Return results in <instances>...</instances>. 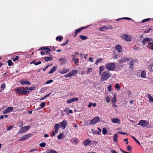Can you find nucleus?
<instances>
[{"instance_id": "obj_1", "label": "nucleus", "mask_w": 153, "mask_h": 153, "mask_svg": "<svg viewBox=\"0 0 153 153\" xmlns=\"http://www.w3.org/2000/svg\"><path fill=\"white\" fill-rule=\"evenodd\" d=\"M111 76V74L108 71L103 72L101 74V79L105 81L109 79Z\"/></svg>"}, {"instance_id": "obj_2", "label": "nucleus", "mask_w": 153, "mask_h": 153, "mask_svg": "<svg viewBox=\"0 0 153 153\" xmlns=\"http://www.w3.org/2000/svg\"><path fill=\"white\" fill-rule=\"evenodd\" d=\"M16 91L17 92L18 94L20 93L22 94H23L27 95V94L29 93V91H26L25 87H22L20 88L19 87H17L16 88Z\"/></svg>"}, {"instance_id": "obj_3", "label": "nucleus", "mask_w": 153, "mask_h": 153, "mask_svg": "<svg viewBox=\"0 0 153 153\" xmlns=\"http://www.w3.org/2000/svg\"><path fill=\"white\" fill-rule=\"evenodd\" d=\"M106 68L108 70L111 71H113L116 68V65L114 63H110L107 64L105 65Z\"/></svg>"}, {"instance_id": "obj_4", "label": "nucleus", "mask_w": 153, "mask_h": 153, "mask_svg": "<svg viewBox=\"0 0 153 153\" xmlns=\"http://www.w3.org/2000/svg\"><path fill=\"white\" fill-rule=\"evenodd\" d=\"M137 125L141 126L142 127H145L149 125V123L147 121L141 120L139 121Z\"/></svg>"}, {"instance_id": "obj_5", "label": "nucleus", "mask_w": 153, "mask_h": 153, "mask_svg": "<svg viewBox=\"0 0 153 153\" xmlns=\"http://www.w3.org/2000/svg\"><path fill=\"white\" fill-rule=\"evenodd\" d=\"M120 37L126 41L130 42L131 40V36L127 34H123Z\"/></svg>"}, {"instance_id": "obj_6", "label": "nucleus", "mask_w": 153, "mask_h": 153, "mask_svg": "<svg viewBox=\"0 0 153 153\" xmlns=\"http://www.w3.org/2000/svg\"><path fill=\"white\" fill-rule=\"evenodd\" d=\"M153 41V39L150 38H146L143 39L142 41V44L143 45L146 46L148 45L149 42Z\"/></svg>"}, {"instance_id": "obj_7", "label": "nucleus", "mask_w": 153, "mask_h": 153, "mask_svg": "<svg viewBox=\"0 0 153 153\" xmlns=\"http://www.w3.org/2000/svg\"><path fill=\"white\" fill-rule=\"evenodd\" d=\"M100 118L99 117H96L91 120L90 123L91 125H94L100 121Z\"/></svg>"}, {"instance_id": "obj_8", "label": "nucleus", "mask_w": 153, "mask_h": 153, "mask_svg": "<svg viewBox=\"0 0 153 153\" xmlns=\"http://www.w3.org/2000/svg\"><path fill=\"white\" fill-rule=\"evenodd\" d=\"M31 136L32 134H30L25 135L22 137L20 138L19 139V141H23L27 140Z\"/></svg>"}, {"instance_id": "obj_9", "label": "nucleus", "mask_w": 153, "mask_h": 153, "mask_svg": "<svg viewBox=\"0 0 153 153\" xmlns=\"http://www.w3.org/2000/svg\"><path fill=\"white\" fill-rule=\"evenodd\" d=\"M30 128V126H27L21 128L19 131V133H22L27 131Z\"/></svg>"}, {"instance_id": "obj_10", "label": "nucleus", "mask_w": 153, "mask_h": 153, "mask_svg": "<svg viewBox=\"0 0 153 153\" xmlns=\"http://www.w3.org/2000/svg\"><path fill=\"white\" fill-rule=\"evenodd\" d=\"M130 59L131 58H127L126 57H124L120 60H119V62L120 64H122L127 62H129Z\"/></svg>"}, {"instance_id": "obj_11", "label": "nucleus", "mask_w": 153, "mask_h": 153, "mask_svg": "<svg viewBox=\"0 0 153 153\" xmlns=\"http://www.w3.org/2000/svg\"><path fill=\"white\" fill-rule=\"evenodd\" d=\"M89 26H88L86 27H82L79 28V29H76L75 31V34L74 36V37H75L77 35V34L79 33L83 29L86 28L87 27H88Z\"/></svg>"}, {"instance_id": "obj_12", "label": "nucleus", "mask_w": 153, "mask_h": 153, "mask_svg": "<svg viewBox=\"0 0 153 153\" xmlns=\"http://www.w3.org/2000/svg\"><path fill=\"white\" fill-rule=\"evenodd\" d=\"M67 124V122L66 120H64L60 123L61 127L64 129L66 127Z\"/></svg>"}, {"instance_id": "obj_13", "label": "nucleus", "mask_w": 153, "mask_h": 153, "mask_svg": "<svg viewBox=\"0 0 153 153\" xmlns=\"http://www.w3.org/2000/svg\"><path fill=\"white\" fill-rule=\"evenodd\" d=\"M137 61L136 59L132 60L129 62V65L130 68L132 69L133 68V66L134 63H136Z\"/></svg>"}, {"instance_id": "obj_14", "label": "nucleus", "mask_w": 153, "mask_h": 153, "mask_svg": "<svg viewBox=\"0 0 153 153\" xmlns=\"http://www.w3.org/2000/svg\"><path fill=\"white\" fill-rule=\"evenodd\" d=\"M111 122L114 123L119 124L120 123V120L117 118H112L111 120Z\"/></svg>"}, {"instance_id": "obj_15", "label": "nucleus", "mask_w": 153, "mask_h": 153, "mask_svg": "<svg viewBox=\"0 0 153 153\" xmlns=\"http://www.w3.org/2000/svg\"><path fill=\"white\" fill-rule=\"evenodd\" d=\"M79 100V99L78 98H73L68 100L67 101V102L68 103H70L75 101H78Z\"/></svg>"}, {"instance_id": "obj_16", "label": "nucleus", "mask_w": 153, "mask_h": 153, "mask_svg": "<svg viewBox=\"0 0 153 153\" xmlns=\"http://www.w3.org/2000/svg\"><path fill=\"white\" fill-rule=\"evenodd\" d=\"M115 49L119 53H120L122 51L121 47L119 45H117L115 46Z\"/></svg>"}, {"instance_id": "obj_17", "label": "nucleus", "mask_w": 153, "mask_h": 153, "mask_svg": "<svg viewBox=\"0 0 153 153\" xmlns=\"http://www.w3.org/2000/svg\"><path fill=\"white\" fill-rule=\"evenodd\" d=\"M84 145L85 146L88 145L91 146V141L89 140V139H87L84 141Z\"/></svg>"}, {"instance_id": "obj_18", "label": "nucleus", "mask_w": 153, "mask_h": 153, "mask_svg": "<svg viewBox=\"0 0 153 153\" xmlns=\"http://www.w3.org/2000/svg\"><path fill=\"white\" fill-rule=\"evenodd\" d=\"M77 71L76 70H72L68 73L70 77L74 76L75 74L77 73Z\"/></svg>"}, {"instance_id": "obj_19", "label": "nucleus", "mask_w": 153, "mask_h": 153, "mask_svg": "<svg viewBox=\"0 0 153 153\" xmlns=\"http://www.w3.org/2000/svg\"><path fill=\"white\" fill-rule=\"evenodd\" d=\"M20 83L22 85H24L25 84H27L28 85H30L31 83L30 82L28 81H26L24 80L20 81Z\"/></svg>"}, {"instance_id": "obj_20", "label": "nucleus", "mask_w": 153, "mask_h": 153, "mask_svg": "<svg viewBox=\"0 0 153 153\" xmlns=\"http://www.w3.org/2000/svg\"><path fill=\"white\" fill-rule=\"evenodd\" d=\"M59 60L60 61V64L61 65L65 64L66 62V60L65 58L60 59Z\"/></svg>"}, {"instance_id": "obj_21", "label": "nucleus", "mask_w": 153, "mask_h": 153, "mask_svg": "<svg viewBox=\"0 0 153 153\" xmlns=\"http://www.w3.org/2000/svg\"><path fill=\"white\" fill-rule=\"evenodd\" d=\"M69 69H66V68H64L62 70H60L59 71V72L61 74H64L68 72L69 71Z\"/></svg>"}, {"instance_id": "obj_22", "label": "nucleus", "mask_w": 153, "mask_h": 153, "mask_svg": "<svg viewBox=\"0 0 153 153\" xmlns=\"http://www.w3.org/2000/svg\"><path fill=\"white\" fill-rule=\"evenodd\" d=\"M57 68V67L56 66H55L53 67L52 68L50 71L49 72V74H51L53 73L56 70Z\"/></svg>"}, {"instance_id": "obj_23", "label": "nucleus", "mask_w": 153, "mask_h": 153, "mask_svg": "<svg viewBox=\"0 0 153 153\" xmlns=\"http://www.w3.org/2000/svg\"><path fill=\"white\" fill-rule=\"evenodd\" d=\"M64 111L67 114L72 113V111L71 110H69L68 108H66L64 110Z\"/></svg>"}, {"instance_id": "obj_24", "label": "nucleus", "mask_w": 153, "mask_h": 153, "mask_svg": "<svg viewBox=\"0 0 153 153\" xmlns=\"http://www.w3.org/2000/svg\"><path fill=\"white\" fill-rule=\"evenodd\" d=\"M46 153H57L55 150L51 149H48L46 152Z\"/></svg>"}, {"instance_id": "obj_25", "label": "nucleus", "mask_w": 153, "mask_h": 153, "mask_svg": "<svg viewBox=\"0 0 153 153\" xmlns=\"http://www.w3.org/2000/svg\"><path fill=\"white\" fill-rule=\"evenodd\" d=\"M13 107L12 106H10L8 107V108H7L6 109V110L7 111V112L9 113L10 112H11L13 109Z\"/></svg>"}, {"instance_id": "obj_26", "label": "nucleus", "mask_w": 153, "mask_h": 153, "mask_svg": "<svg viewBox=\"0 0 153 153\" xmlns=\"http://www.w3.org/2000/svg\"><path fill=\"white\" fill-rule=\"evenodd\" d=\"M33 64L36 65H38L41 63V61H39L38 62H36L35 60H33L30 63V64Z\"/></svg>"}, {"instance_id": "obj_27", "label": "nucleus", "mask_w": 153, "mask_h": 153, "mask_svg": "<svg viewBox=\"0 0 153 153\" xmlns=\"http://www.w3.org/2000/svg\"><path fill=\"white\" fill-rule=\"evenodd\" d=\"M44 59L45 61H48L52 60L53 59V58L51 57H44Z\"/></svg>"}, {"instance_id": "obj_28", "label": "nucleus", "mask_w": 153, "mask_h": 153, "mask_svg": "<svg viewBox=\"0 0 153 153\" xmlns=\"http://www.w3.org/2000/svg\"><path fill=\"white\" fill-rule=\"evenodd\" d=\"M107 29V28L106 26L100 27L99 28V30L100 31H105Z\"/></svg>"}, {"instance_id": "obj_29", "label": "nucleus", "mask_w": 153, "mask_h": 153, "mask_svg": "<svg viewBox=\"0 0 153 153\" xmlns=\"http://www.w3.org/2000/svg\"><path fill=\"white\" fill-rule=\"evenodd\" d=\"M45 103L44 102H42L40 104V108H38L37 109V110H39L40 108H42L45 106Z\"/></svg>"}, {"instance_id": "obj_30", "label": "nucleus", "mask_w": 153, "mask_h": 153, "mask_svg": "<svg viewBox=\"0 0 153 153\" xmlns=\"http://www.w3.org/2000/svg\"><path fill=\"white\" fill-rule=\"evenodd\" d=\"M100 74V75L101 72L105 70L104 67L102 66H100L99 67Z\"/></svg>"}, {"instance_id": "obj_31", "label": "nucleus", "mask_w": 153, "mask_h": 153, "mask_svg": "<svg viewBox=\"0 0 153 153\" xmlns=\"http://www.w3.org/2000/svg\"><path fill=\"white\" fill-rule=\"evenodd\" d=\"M71 142L77 144L79 142V141L76 139L72 138L71 140Z\"/></svg>"}, {"instance_id": "obj_32", "label": "nucleus", "mask_w": 153, "mask_h": 153, "mask_svg": "<svg viewBox=\"0 0 153 153\" xmlns=\"http://www.w3.org/2000/svg\"><path fill=\"white\" fill-rule=\"evenodd\" d=\"M118 137V135L117 134H114V141L116 142H117V139Z\"/></svg>"}, {"instance_id": "obj_33", "label": "nucleus", "mask_w": 153, "mask_h": 153, "mask_svg": "<svg viewBox=\"0 0 153 153\" xmlns=\"http://www.w3.org/2000/svg\"><path fill=\"white\" fill-rule=\"evenodd\" d=\"M148 97L149 100V102H153V97L150 94H148Z\"/></svg>"}, {"instance_id": "obj_34", "label": "nucleus", "mask_w": 153, "mask_h": 153, "mask_svg": "<svg viewBox=\"0 0 153 153\" xmlns=\"http://www.w3.org/2000/svg\"><path fill=\"white\" fill-rule=\"evenodd\" d=\"M103 59L100 58L98 59L95 62V64L96 65H98L100 62H101L103 61Z\"/></svg>"}, {"instance_id": "obj_35", "label": "nucleus", "mask_w": 153, "mask_h": 153, "mask_svg": "<svg viewBox=\"0 0 153 153\" xmlns=\"http://www.w3.org/2000/svg\"><path fill=\"white\" fill-rule=\"evenodd\" d=\"M63 137V134L62 133L60 134L58 136L57 138L59 140H61Z\"/></svg>"}, {"instance_id": "obj_36", "label": "nucleus", "mask_w": 153, "mask_h": 153, "mask_svg": "<svg viewBox=\"0 0 153 153\" xmlns=\"http://www.w3.org/2000/svg\"><path fill=\"white\" fill-rule=\"evenodd\" d=\"M141 76L143 78H145L146 76V73L144 71H143L141 74Z\"/></svg>"}, {"instance_id": "obj_37", "label": "nucleus", "mask_w": 153, "mask_h": 153, "mask_svg": "<svg viewBox=\"0 0 153 153\" xmlns=\"http://www.w3.org/2000/svg\"><path fill=\"white\" fill-rule=\"evenodd\" d=\"M123 19H126L127 20H132V19H131L130 18H129L124 17V18H122L119 19H117V21H119L120 20Z\"/></svg>"}, {"instance_id": "obj_38", "label": "nucleus", "mask_w": 153, "mask_h": 153, "mask_svg": "<svg viewBox=\"0 0 153 153\" xmlns=\"http://www.w3.org/2000/svg\"><path fill=\"white\" fill-rule=\"evenodd\" d=\"M79 37L83 40H85L87 39V36L83 35H80Z\"/></svg>"}, {"instance_id": "obj_39", "label": "nucleus", "mask_w": 153, "mask_h": 153, "mask_svg": "<svg viewBox=\"0 0 153 153\" xmlns=\"http://www.w3.org/2000/svg\"><path fill=\"white\" fill-rule=\"evenodd\" d=\"M102 134H105L107 133V130L105 128H104L102 129Z\"/></svg>"}, {"instance_id": "obj_40", "label": "nucleus", "mask_w": 153, "mask_h": 153, "mask_svg": "<svg viewBox=\"0 0 153 153\" xmlns=\"http://www.w3.org/2000/svg\"><path fill=\"white\" fill-rule=\"evenodd\" d=\"M112 102H113V103H114L117 101L116 100V97L115 96V94L114 95V98L112 99L111 100Z\"/></svg>"}, {"instance_id": "obj_41", "label": "nucleus", "mask_w": 153, "mask_h": 153, "mask_svg": "<svg viewBox=\"0 0 153 153\" xmlns=\"http://www.w3.org/2000/svg\"><path fill=\"white\" fill-rule=\"evenodd\" d=\"M63 39V37L60 36H58L56 38V40H59V41H61Z\"/></svg>"}, {"instance_id": "obj_42", "label": "nucleus", "mask_w": 153, "mask_h": 153, "mask_svg": "<svg viewBox=\"0 0 153 153\" xmlns=\"http://www.w3.org/2000/svg\"><path fill=\"white\" fill-rule=\"evenodd\" d=\"M132 137L134 139V140L139 145H140V142L135 138L134 136H132Z\"/></svg>"}, {"instance_id": "obj_43", "label": "nucleus", "mask_w": 153, "mask_h": 153, "mask_svg": "<svg viewBox=\"0 0 153 153\" xmlns=\"http://www.w3.org/2000/svg\"><path fill=\"white\" fill-rule=\"evenodd\" d=\"M153 41L149 42L148 43V45H146V47H147L149 48V45L152 46L153 45Z\"/></svg>"}, {"instance_id": "obj_44", "label": "nucleus", "mask_w": 153, "mask_h": 153, "mask_svg": "<svg viewBox=\"0 0 153 153\" xmlns=\"http://www.w3.org/2000/svg\"><path fill=\"white\" fill-rule=\"evenodd\" d=\"M8 65L9 66H11L13 65V63L11 60H9L7 61Z\"/></svg>"}, {"instance_id": "obj_45", "label": "nucleus", "mask_w": 153, "mask_h": 153, "mask_svg": "<svg viewBox=\"0 0 153 153\" xmlns=\"http://www.w3.org/2000/svg\"><path fill=\"white\" fill-rule=\"evenodd\" d=\"M1 88L2 90H4L5 88V84L4 83H2L1 86Z\"/></svg>"}, {"instance_id": "obj_46", "label": "nucleus", "mask_w": 153, "mask_h": 153, "mask_svg": "<svg viewBox=\"0 0 153 153\" xmlns=\"http://www.w3.org/2000/svg\"><path fill=\"white\" fill-rule=\"evenodd\" d=\"M127 150L128 151L131 152L132 151V148L130 146H128L127 147Z\"/></svg>"}, {"instance_id": "obj_47", "label": "nucleus", "mask_w": 153, "mask_h": 153, "mask_svg": "<svg viewBox=\"0 0 153 153\" xmlns=\"http://www.w3.org/2000/svg\"><path fill=\"white\" fill-rule=\"evenodd\" d=\"M72 60L73 61V62H74L75 63H77L78 62V60L79 59L78 58H77L76 59H72Z\"/></svg>"}, {"instance_id": "obj_48", "label": "nucleus", "mask_w": 153, "mask_h": 153, "mask_svg": "<svg viewBox=\"0 0 153 153\" xmlns=\"http://www.w3.org/2000/svg\"><path fill=\"white\" fill-rule=\"evenodd\" d=\"M59 127V125L58 124H56L54 126L55 129H58Z\"/></svg>"}, {"instance_id": "obj_49", "label": "nucleus", "mask_w": 153, "mask_h": 153, "mask_svg": "<svg viewBox=\"0 0 153 153\" xmlns=\"http://www.w3.org/2000/svg\"><path fill=\"white\" fill-rule=\"evenodd\" d=\"M149 20H150L149 18L145 19H144L143 20H142L141 21V22L144 23L145 22H146L149 21Z\"/></svg>"}, {"instance_id": "obj_50", "label": "nucleus", "mask_w": 153, "mask_h": 153, "mask_svg": "<svg viewBox=\"0 0 153 153\" xmlns=\"http://www.w3.org/2000/svg\"><path fill=\"white\" fill-rule=\"evenodd\" d=\"M45 143H40L39 146L42 147H44L45 146Z\"/></svg>"}, {"instance_id": "obj_51", "label": "nucleus", "mask_w": 153, "mask_h": 153, "mask_svg": "<svg viewBox=\"0 0 153 153\" xmlns=\"http://www.w3.org/2000/svg\"><path fill=\"white\" fill-rule=\"evenodd\" d=\"M53 80H52V79H50L49 80H48V81H47L46 82H45V84H50V83H52V82H53Z\"/></svg>"}, {"instance_id": "obj_52", "label": "nucleus", "mask_w": 153, "mask_h": 153, "mask_svg": "<svg viewBox=\"0 0 153 153\" xmlns=\"http://www.w3.org/2000/svg\"><path fill=\"white\" fill-rule=\"evenodd\" d=\"M92 68H89L88 69L87 71V74H89L91 72H92Z\"/></svg>"}, {"instance_id": "obj_53", "label": "nucleus", "mask_w": 153, "mask_h": 153, "mask_svg": "<svg viewBox=\"0 0 153 153\" xmlns=\"http://www.w3.org/2000/svg\"><path fill=\"white\" fill-rule=\"evenodd\" d=\"M19 58V56H16L15 58H13V59H12L13 60V61L15 62L18 60Z\"/></svg>"}, {"instance_id": "obj_54", "label": "nucleus", "mask_w": 153, "mask_h": 153, "mask_svg": "<svg viewBox=\"0 0 153 153\" xmlns=\"http://www.w3.org/2000/svg\"><path fill=\"white\" fill-rule=\"evenodd\" d=\"M151 30L152 29L149 28L146 30L144 31L143 32L144 33H148L150 32V30Z\"/></svg>"}, {"instance_id": "obj_55", "label": "nucleus", "mask_w": 153, "mask_h": 153, "mask_svg": "<svg viewBox=\"0 0 153 153\" xmlns=\"http://www.w3.org/2000/svg\"><path fill=\"white\" fill-rule=\"evenodd\" d=\"M115 88L117 89V90H119L120 88V86L119 84L117 83L115 84Z\"/></svg>"}, {"instance_id": "obj_56", "label": "nucleus", "mask_w": 153, "mask_h": 153, "mask_svg": "<svg viewBox=\"0 0 153 153\" xmlns=\"http://www.w3.org/2000/svg\"><path fill=\"white\" fill-rule=\"evenodd\" d=\"M106 102H107V103H109L110 101H111V100L110 99V98L108 97H107L106 98Z\"/></svg>"}, {"instance_id": "obj_57", "label": "nucleus", "mask_w": 153, "mask_h": 153, "mask_svg": "<svg viewBox=\"0 0 153 153\" xmlns=\"http://www.w3.org/2000/svg\"><path fill=\"white\" fill-rule=\"evenodd\" d=\"M69 42V41L68 40H67L63 44H62L61 45V46H64L66 44L68 43Z\"/></svg>"}, {"instance_id": "obj_58", "label": "nucleus", "mask_w": 153, "mask_h": 153, "mask_svg": "<svg viewBox=\"0 0 153 153\" xmlns=\"http://www.w3.org/2000/svg\"><path fill=\"white\" fill-rule=\"evenodd\" d=\"M35 89L34 87H29L28 89V90L31 91Z\"/></svg>"}, {"instance_id": "obj_59", "label": "nucleus", "mask_w": 153, "mask_h": 153, "mask_svg": "<svg viewBox=\"0 0 153 153\" xmlns=\"http://www.w3.org/2000/svg\"><path fill=\"white\" fill-rule=\"evenodd\" d=\"M36 148H33L32 149H31L29 152V153H31L35 151H36Z\"/></svg>"}, {"instance_id": "obj_60", "label": "nucleus", "mask_w": 153, "mask_h": 153, "mask_svg": "<svg viewBox=\"0 0 153 153\" xmlns=\"http://www.w3.org/2000/svg\"><path fill=\"white\" fill-rule=\"evenodd\" d=\"M111 85H110L107 87L108 90L109 91L111 92Z\"/></svg>"}, {"instance_id": "obj_61", "label": "nucleus", "mask_w": 153, "mask_h": 153, "mask_svg": "<svg viewBox=\"0 0 153 153\" xmlns=\"http://www.w3.org/2000/svg\"><path fill=\"white\" fill-rule=\"evenodd\" d=\"M118 133L120 134H127V133H125L123 132L122 131H118Z\"/></svg>"}, {"instance_id": "obj_62", "label": "nucleus", "mask_w": 153, "mask_h": 153, "mask_svg": "<svg viewBox=\"0 0 153 153\" xmlns=\"http://www.w3.org/2000/svg\"><path fill=\"white\" fill-rule=\"evenodd\" d=\"M128 97H130L131 94V92L130 91H128Z\"/></svg>"}, {"instance_id": "obj_63", "label": "nucleus", "mask_w": 153, "mask_h": 153, "mask_svg": "<svg viewBox=\"0 0 153 153\" xmlns=\"http://www.w3.org/2000/svg\"><path fill=\"white\" fill-rule=\"evenodd\" d=\"M89 60L91 62H93V58L92 57H89Z\"/></svg>"}, {"instance_id": "obj_64", "label": "nucleus", "mask_w": 153, "mask_h": 153, "mask_svg": "<svg viewBox=\"0 0 153 153\" xmlns=\"http://www.w3.org/2000/svg\"><path fill=\"white\" fill-rule=\"evenodd\" d=\"M111 153H118L117 152L113 149H111Z\"/></svg>"}]
</instances>
